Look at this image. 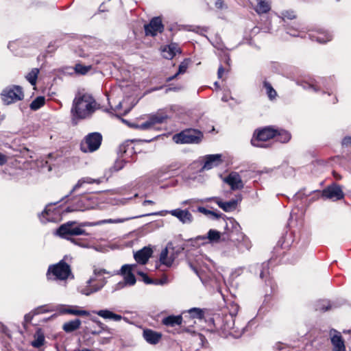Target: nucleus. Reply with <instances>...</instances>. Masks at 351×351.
Returning <instances> with one entry per match:
<instances>
[{
	"mask_svg": "<svg viewBox=\"0 0 351 351\" xmlns=\"http://www.w3.org/2000/svg\"><path fill=\"white\" fill-rule=\"evenodd\" d=\"M153 250L150 247H144L134 254L135 261L140 264L145 265L152 256Z\"/></svg>",
	"mask_w": 351,
	"mask_h": 351,
	"instance_id": "22",
	"label": "nucleus"
},
{
	"mask_svg": "<svg viewBox=\"0 0 351 351\" xmlns=\"http://www.w3.org/2000/svg\"><path fill=\"white\" fill-rule=\"evenodd\" d=\"M91 69V66H84L81 64H77L75 66V71L77 73L85 75Z\"/></svg>",
	"mask_w": 351,
	"mask_h": 351,
	"instance_id": "45",
	"label": "nucleus"
},
{
	"mask_svg": "<svg viewBox=\"0 0 351 351\" xmlns=\"http://www.w3.org/2000/svg\"><path fill=\"white\" fill-rule=\"evenodd\" d=\"M225 322L224 330H230L233 329L234 326V319L232 315H226L225 317Z\"/></svg>",
	"mask_w": 351,
	"mask_h": 351,
	"instance_id": "44",
	"label": "nucleus"
},
{
	"mask_svg": "<svg viewBox=\"0 0 351 351\" xmlns=\"http://www.w3.org/2000/svg\"><path fill=\"white\" fill-rule=\"evenodd\" d=\"M175 260V256L173 254L169 256L168 248L163 249L160 254V262L162 265L167 267H170Z\"/></svg>",
	"mask_w": 351,
	"mask_h": 351,
	"instance_id": "30",
	"label": "nucleus"
},
{
	"mask_svg": "<svg viewBox=\"0 0 351 351\" xmlns=\"http://www.w3.org/2000/svg\"><path fill=\"white\" fill-rule=\"evenodd\" d=\"M1 99L5 105H10L24 98V93L20 86L12 85L4 88L1 94Z\"/></svg>",
	"mask_w": 351,
	"mask_h": 351,
	"instance_id": "5",
	"label": "nucleus"
},
{
	"mask_svg": "<svg viewBox=\"0 0 351 351\" xmlns=\"http://www.w3.org/2000/svg\"><path fill=\"white\" fill-rule=\"evenodd\" d=\"M6 162L7 157L4 154L0 153V165H3Z\"/></svg>",
	"mask_w": 351,
	"mask_h": 351,
	"instance_id": "56",
	"label": "nucleus"
},
{
	"mask_svg": "<svg viewBox=\"0 0 351 351\" xmlns=\"http://www.w3.org/2000/svg\"><path fill=\"white\" fill-rule=\"evenodd\" d=\"M227 183L232 190H238L243 188V184L241 176L237 172L230 173L225 179Z\"/></svg>",
	"mask_w": 351,
	"mask_h": 351,
	"instance_id": "21",
	"label": "nucleus"
},
{
	"mask_svg": "<svg viewBox=\"0 0 351 351\" xmlns=\"http://www.w3.org/2000/svg\"><path fill=\"white\" fill-rule=\"evenodd\" d=\"M77 223L75 221H68L61 225L57 230V234L62 238L66 239L70 241V239H73L72 236L75 235H88L86 230L80 228V227H74V225Z\"/></svg>",
	"mask_w": 351,
	"mask_h": 351,
	"instance_id": "9",
	"label": "nucleus"
},
{
	"mask_svg": "<svg viewBox=\"0 0 351 351\" xmlns=\"http://www.w3.org/2000/svg\"><path fill=\"white\" fill-rule=\"evenodd\" d=\"M206 202L205 199H189L184 200L182 202V205H187V204H191L196 202Z\"/></svg>",
	"mask_w": 351,
	"mask_h": 351,
	"instance_id": "51",
	"label": "nucleus"
},
{
	"mask_svg": "<svg viewBox=\"0 0 351 351\" xmlns=\"http://www.w3.org/2000/svg\"><path fill=\"white\" fill-rule=\"evenodd\" d=\"M287 34H290L292 36H298L299 34H296L295 31H292L291 29L287 30Z\"/></svg>",
	"mask_w": 351,
	"mask_h": 351,
	"instance_id": "62",
	"label": "nucleus"
},
{
	"mask_svg": "<svg viewBox=\"0 0 351 351\" xmlns=\"http://www.w3.org/2000/svg\"><path fill=\"white\" fill-rule=\"evenodd\" d=\"M52 204H49L46 206L45 210L38 215L40 221L43 223H46L47 222H54L58 219V217L56 215V213H58L59 211H52L49 208Z\"/></svg>",
	"mask_w": 351,
	"mask_h": 351,
	"instance_id": "23",
	"label": "nucleus"
},
{
	"mask_svg": "<svg viewBox=\"0 0 351 351\" xmlns=\"http://www.w3.org/2000/svg\"><path fill=\"white\" fill-rule=\"evenodd\" d=\"M342 146H349L351 145V136H346L343 138L341 142Z\"/></svg>",
	"mask_w": 351,
	"mask_h": 351,
	"instance_id": "54",
	"label": "nucleus"
},
{
	"mask_svg": "<svg viewBox=\"0 0 351 351\" xmlns=\"http://www.w3.org/2000/svg\"><path fill=\"white\" fill-rule=\"evenodd\" d=\"M171 214L172 216L176 217L181 223L184 224H190L193 221V217L189 210H182L177 208L169 211H165Z\"/></svg>",
	"mask_w": 351,
	"mask_h": 351,
	"instance_id": "17",
	"label": "nucleus"
},
{
	"mask_svg": "<svg viewBox=\"0 0 351 351\" xmlns=\"http://www.w3.org/2000/svg\"><path fill=\"white\" fill-rule=\"evenodd\" d=\"M260 278L264 279L269 274V263L265 262L261 264Z\"/></svg>",
	"mask_w": 351,
	"mask_h": 351,
	"instance_id": "47",
	"label": "nucleus"
},
{
	"mask_svg": "<svg viewBox=\"0 0 351 351\" xmlns=\"http://www.w3.org/2000/svg\"><path fill=\"white\" fill-rule=\"evenodd\" d=\"M97 202L95 198L88 195H81L75 198L74 204L66 207L64 212L84 211L95 208Z\"/></svg>",
	"mask_w": 351,
	"mask_h": 351,
	"instance_id": "8",
	"label": "nucleus"
},
{
	"mask_svg": "<svg viewBox=\"0 0 351 351\" xmlns=\"http://www.w3.org/2000/svg\"><path fill=\"white\" fill-rule=\"evenodd\" d=\"M102 141V136L99 132L87 134L80 143V149L84 153L93 152L97 150Z\"/></svg>",
	"mask_w": 351,
	"mask_h": 351,
	"instance_id": "7",
	"label": "nucleus"
},
{
	"mask_svg": "<svg viewBox=\"0 0 351 351\" xmlns=\"http://www.w3.org/2000/svg\"><path fill=\"white\" fill-rule=\"evenodd\" d=\"M230 220H234V219H228V221H226L225 231L222 234H220V232L219 231H217V230L210 229L208 232L207 236L206 237H203L202 239H208L210 243H217V242H219L221 240L224 241L223 239V234L226 232H230L231 230H232L231 228V226L230 224Z\"/></svg>",
	"mask_w": 351,
	"mask_h": 351,
	"instance_id": "20",
	"label": "nucleus"
},
{
	"mask_svg": "<svg viewBox=\"0 0 351 351\" xmlns=\"http://www.w3.org/2000/svg\"><path fill=\"white\" fill-rule=\"evenodd\" d=\"M106 274H108V271L105 269L94 267L93 275L86 281V285L80 286L78 288L79 292L82 295L88 296L100 291L107 282L106 278L103 276Z\"/></svg>",
	"mask_w": 351,
	"mask_h": 351,
	"instance_id": "3",
	"label": "nucleus"
},
{
	"mask_svg": "<svg viewBox=\"0 0 351 351\" xmlns=\"http://www.w3.org/2000/svg\"><path fill=\"white\" fill-rule=\"evenodd\" d=\"M322 197L324 199L337 201L344 197V193L339 185L333 183L322 191Z\"/></svg>",
	"mask_w": 351,
	"mask_h": 351,
	"instance_id": "12",
	"label": "nucleus"
},
{
	"mask_svg": "<svg viewBox=\"0 0 351 351\" xmlns=\"http://www.w3.org/2000/svg\"><path fill=\"white\" fill-rule=\"evenodd\" d=\"M138 274L143 277V280L145 283L149 285L153 283V280L143 272H138Z\"/></svg>",
	"mask_w": 351,
	"mask_h": 351,
	"instance_id": "52",
	"label": "nucleus"
},
{
	"mask_svg": "<svg viewBox=\"0 0 351 351\" xmlns=\"http://www.w3.org/2000/svg\"><path fill=\"white\" fill-rule=\"evenodd\" d=\"M181 49L176 43H171L164 47L162 51V56L168 60L172 59L176 54L180 53Z\"/></svg>",
	"mask_w": 351,
	"mask_h": 351,
	"instance_id": "26",
	"label": "nucleus"
},
{
	"mask_svg": "<svg viewBox=\"0 0 351 351\" xmlns=\"http://www.w3.org/2000/svg\"><path fill=\"white\" fill-rule=\"evenodd\" d=\"M136 267L133 265H123L120 270V274L124 276V282L117 284V289L123 288L125 285H134L136 283V278L132 273L134 269Z\"/></svg>",
	"mask_w": 351,
	"mask_h": 351,
	"instance_id": "13",
	"label": "nucleus"
},
{
	"mask_svg": "<svg viewBox=\"0 0 351 351\" xmlns=\"http://www.w3.org/2000/svg\"><path fill=\"white\" fill-rule=\"evenodd\" d=\"M305 88H311L315 92L318 91V88L315 85L308 84L307 86H304Z\"/></svg>",
	"mask_w": 351,
	"mask_h": 351,
	"instance_id": "59",
	"label": "nucleus"
},
{
	"mask_svg": "<svg viewBox=\"0 0 351 351\" xmlns=\"http://www.w3.org/2000/svg\"><path fill=\"white\" fill-rule=\"evenodd\" d=\"M162 212L154 213H151V214L141 215H139V216H135V217H127V218H117V219H103V220H99V221H94V222L85 221V222L80 223L79 224L78 227L82 228V227H86V226H101V225L106 224V223H119L125 222V221H128L130 219H135V218H138V217H145V216H149V215H162Z\"/></svg>",
	"mask_w": 351,
	"mask_h": 351,
	"instance_id": "11",
	"label": "nucleus"
},
{
	"mask_svg": "<svg viewBox=\"0 0 351 351\" xmlns=\"http://www.w3.org/2000/svg\"><path fill=\"white\" fill-rule=\"evenodd\" d=\"M190 317L193 319H202L204 317V312L201 308H192L188 311Z\"/></svg>",
	"mask_w": 351,
	"mask_h": 351,
	"instance_id": "43",
	"label": "nucleus"
},
{
	"mask_svg": "<svg viewBox=\"0 0 351 351\" xmlns=\"http://www.w3.org/2000/svg\"><path fill=\"white\" fill-rule=\"evenodd\" d=\"M263 86L266 89L267 95L269 99L272 100L276 98L277 93L276 91L274 89L270 83L267 81L263 82Z\"/></svg>",
	"mask_w": 351,
	"mask_h": 351,
	"instance_id": "42",
	"label": "nucleus"
},
{
	"mask_svg": "<svg viewBox=\"0 0 351 351\" xmlns=\"http://www.w3.org/2000/svg\"><path fill=\"white\" fill-rule=\"evenodd\" d=\"M203 137L201 132L197 130H186L173 136V140L176 143H199Z\"/></svg>",
	"mask_w": 351,
	"mask_h": 351,
	"instance_id": "10",
	"label": "nucleus"
},
{
	"mask_svg": "<svg viewBox=\"0 0 351 351\" xmlns=\"http://www.w3.org/2000/svg\"><path fill=\"white\" fill-rule=\"evenodd\" d=\"M276 130L272 127H265L256 130L254 132L251 139V144L254 147H267V144L265 143V142L274 138L276 136Z\"/></svg>",
	"mask_w": 351,
	"mask_h": 351,
	"instance_id": "4",
	"label": "nucleus"
},
{
	"mask_svg": "<svg viewBox=\"0 0 351 351\" xmlns=\"http://www.w3.org/2000/svg\"><path fill=\"white\" fill-rule=\"evenodd\" d=\"M146 36H155L164 30V25L162 19L159 16L154 17L148 24L144 25Z\"/></svg>",
	"mask_w": 351,
	"mask_h": 351,
	"instance_id": "14",
	"label": "nucleus"
},
{
	"mask_svg": "<svg viewBox=\"0 0 351 351\" xmlns=\"http://www.w3.org/2000/svg\"><path fill=\"white\" fill-rule=\"evenodd\" d=\"M230 224L232 229L230 232H226L223 234V240H228L229 247L232 250H225L224 253L228 256H235L237 254L243 253L251 248V243L241 232L240 226L234 220H230Z\"/></svg>",
	"mask_w": 351,
	"mask_h": 351,
	"instance_id": "2",
	"label": "nucleus"
},
{
	"mask_svg": "<svg viewBox=\"0 0 351 351\" xmlns=\"http://www.w3.org/2000/svg\"><path fill=\"white\" fill-rule=\"evenodd\" d=\"M254 11L258 14L268 13L271 9V0H255Z\"/></svg>",
	"mask_w": 351,
	"mask_h": 351,
	"instance_id": "24",
	"label": "nucleus"
},
{
	"mask_svg": "<svg viewBox=\"0 0 351 351\" xmlns=\"http://www.w3.org/2000/svg\"><path fill=\"white\" fill-rule=\"evenodd\" d=\"M71 274V269L70 266L64 260H61L57 264L49 267L47 276L48 278H51V275H52L55 277V279L64 280Z\"/></svg>",
	"mask_w": 351,
	"mask_h": 351,
	"instance_id": "6",
	"label": "nucleus"
},
{
	"mask_svg": "<svg viewBox=\"0 0 351 351\" xmlns=\"http://www.w3.org/2000/svg\"><path fill=\"white\" fill-rule=\"evenodd\" d=\"M122 121L125 123H127L130 127L132 128H136L142 130H149L153 128L152 125L151 124L149 120L148 119L147 121L141 123V124H136V123H128L127 121L125 119H122Z\"/></svg>",
	"mask_w": 351,
	"mask_h": 351,
	"instance_id": "41",
	"label": "nucleus"
},
{
	"mask_svg": "<svg viewBox=\"0 0 351 351\" xmlns=\"http://www.w3.org/2000/svg\"><path fill=\"white\" fill-rule=\"evenodd\" d=\"M181 167V164L180 162H176L174 164H171L168 167L161 168L156 174V178L157 179H162L163 177L168 174L171 171L178 169Z\"/></svg>",
	"mask_w": 351,
	"mask_h": 351,
	"instance_id": "32",
	"label": "nucleus"
},
{
	"mask_svg": "<svg viewBox=\"0 0 351 351\" xmlns=\"http://www.w3.org/2000/svg\"><path fill=\"white\" fill-rule=\"evenodd\" d=\"M100 105L88 93H78L74 97L71 108V121L74 125L82 120L90 119Z\"/></svg>",
	"mask_w": 351,
	"mask_h": 351,
	"instance_id": "1",
	"label": "nucleus"
},
{
	"mask_svg": "<svg viewBox=\"0 0 351 351\" xmlns=\"http://www.w3.org/2000/svg\"><path fill=\"white\" fill-rule=\"evenodd\" d=\"M277 133L276 136H274L277 141H279L282 143H285L289 141L291 139V134L284 130H276Z\"/></svg>",
	"mask_w": 351,
	"mask_h": 351,
	"instance_id": "36",
	"label": "nucleus"
},
{
	"mask_svg": "<svg viewBox=\"0 0 351 351\" xmlns=\"http://www.w3.org/2000/svg\"><path fill=\"white\" fill-rule=\"evenodd\" d=\"M204 165L200 171L210 170L220 165L223 162L222 155L220 154H208L204 157Z\"/></svg>",
	"mask_w": 351,
	"mask_h": 351,
	"instance_id": "15",
	"label": "nucleus"
},
{
	"mask_svg": "<svg viewBox=\"0 0 351 351\" xmlns=\"http://www.w3.org/2000/svg\"><path fill=\"white\" fill-rule=\"evenodd\" d=\"M190 63L189 59H185L184 61H182L180 64L179 65L178 71L177 72V75L183 74L184 73L187 68L189 67Z\"/></svg>",
	"mask_w": 351,
	"mask_h": 351,
	"instance_id": "46",
	"label": "nucleus"
},
{
	"mask_svg": "<svg viewBox=\"0 0 351 351\" xmlns=\"http://www.w3.org/2000/svg\"><path fill=\"white\" fill-rule=\"evenodd\" d=\"M124 166V162L123 160H117L114 164V169L117 171L121 169Z\"/></svg>",
	"mask_w": 351,
	"mask_h": 351,
	"instance_id": "53",
	"label": "nucleus"
},
{
	"mask_svg": "<svg viewBox=\"0 0 351 351\" xmlns=\"http://www.w3.org/2000/svg\"><path fill=\"white\" fill-rule=\"evenodd\" d=\"M70 241L73 243V244L78 245L83 248H90V245L88 243L85 242L81 239H70Z\"/></svg>",
	"mask_w": 351,
	"mask_h": 351,
	"instance_id": "48",
	"label": "nucleus"
},
{
	"mask_svg": "<svg viewBox=\"0 0 351 351\" xmlns=\"http://www.w3.org/2000/svg\"><path fill=\"white\" fill-rule=\"evenodd\" d=\"M45 306H40L38 307V308H36L35 311H34V313H29L27 314H26L25 316H24V327L26 326V324H29L32 322V319H33V317L35 314H38L40 313H43V312H47L48 311V310L45 309Z\"/></svg>",
	"mask_w": 351,
	"mask_h": 351,
	"instance_id": "38",
	"label": "nucleus"
},
{
	"mask_svg": "<svg viewBox=\"0 0 351 351\" xmlns=\"http://www.w3.org/2000/svg\"><path fill=\"white\" fill-rule=\"evenodd\" d=\"M224 73V69L222 66H220L218 69V71H217V75H218V77L219 78H221L223 74Z\"/></svg>",
	"mask_w": 351,
	"mask_h": 351,
	"instance_id": "57",
	"label": "nucleus"
},
{
	"mask_svg": "<svg viewBox=\"0 0 351 351\" xmlns=\"http://www.w3.org/2000/svg\"><path fill=\"white\" fill-rule=\"evenodd\" d=\"M182 315H169L165 317L162 319V324L167 326L173 327L175 326H179L182 324Z\"/></svg>",
	"mask_w": 351,
	"mask_h": 351,
	"instance_id": "31",
	"label": "nucleus"
},
{
	"mask_svg": "<svg viewBox=\"0 0 351 351\" xmlns=\"http://www.w3.org/2000/svg\"><path fill=\"white\" fill-rule=\"evenodd\" d=\"M102 182H103L102 178H97V179H93L90 177L82 178L78 180V182H77V184L73 186V189L70 192V194H71L73 191H76L77 189H80V187H82L85 184H90L95 183L97 184H99Z\"/></svg>",
	"mask_w": 351,
	"mask_h": 351,
	"instance_id": "29",
	"label": "nucleus"
},
{
	"mask_svg": "<svg viewBox=\"0 0 351 351\" xmlns=\"http://www.w3.org/2000/svg\"><path fill=\"white\" fill-rule=\"evenodd\" d=\"M168 118V116L162 112H158L157 113L154 114H152L149 117V120L154 127L156 124L162 123L165 122V121Z\"/></svg>",
	"mask_w": 351,
	"mask_h": 351,
	"instance_id": "34",
	"label": "nucleus"
},
{
	"mask_svg": "<svg viewBox=\"0 0 351 351\" xmlns=\"http://www.w3.org/2000/svg\"><path fill=\"white\" fill-rule=\"evenodd\" d=\"M242 271H243V268L239 267V268H237L235 269V271L233 272V274L235 275L236 276H238L242 273Z\"/></svg>",
	"mask_w": 351,
	"mask_h": 351,
	"instance_id": "60",
	"label": "nucleus"
},
{
	"mask_svg": "<svg viewBox=\"0 0 351 351\" xmlns=\"http://www.w3.org/2000/svg\"><path fill=\"white\" fill-rule=\"evenodd\" d=\"M143 337L147 343L150 344H156L160 340L162 335L158 332L150 329H146L143 331Z\"/></svg>",
	"mask_w": 351,
	"mask_h": 351,
	"instance_id": "28",
	"label": "nucleus"
},
{
	"mask_svg": "<svg viewBox=\"0 0 351 351\" xmlns=\"http://www.w3.org/2000/svg\"><path fill=\"white\" fill-rule=\"evenodd\" d=\"M97 325L100 328L99 330L105 331L108 334H112V330L108 328L106 325L102 323L101 321H96Z\"/></svg>",
	"mask_w": 351,
	"mask_h": 351,
	"instance_id": "49",
	"label": "nucleus"
},
{
	"mask_svg": "<svg viewBox=\"0 0 351 351\" xmlns=\"http://www.w3.org/2000/svg\"><path fill=\"white\" fill-rule=\"evenodd\" d=\"M75 305L61 304L57 306V311L60 314H70L76 316H88L90 313L85 310H81Z\"/></svg>",
	"mask_w": 351,
	"mask_h": 351,
	"instance_id": "16",
	"label": "nucleus"
},
{
	"mask_svg": "<svg viewBox=\"0 0 351 351\" xmlns=\"http://www.w3.org/2000/svg\"><path fill=\"white\" fill-rule=\"evenodd\" d=\"M332 308L330 302L326 300H322L317 301L315 304L316 311L325 312Z\"/></svg>",
	"mask_w": 351,
	"mask_h": 351,
	"instance_id": "37",
	"label": "nucleus"
},
{
	"mask_svg": "<svg viewBox=\"0 0 351 351\" xmlns=\"http://www.w3.org/2000/svg\"><path fill=\"white\" fill-rule=\"evenodd\" d=\"M178 75H177V73H176L175 75H172V76H171V77H169L167 79V82H170V81H171V80H174V79H175Z\"/></svg>",
	"mask_w": 351,
	"mask_h": 351,
	"instance_id": "64",
	"label": "nucleus"
},
{
	"mask_svg": "<svg viewBox=\"0 0 351 351\" xmlns=\"http://www.w3.org/2000/svg\"><path fill=\"white\" fill-rule=\"evenodd\" d=\"M81 326V321L79 319H75L68 322H66L62 326V329L66 332H72L80 328Z\"/></svg>",
	"mask_w": 351,
	"mask_h": 351,
	"instance_id": "33",
	"label": "nucleus"
},
{
	"mask_svg": "<svg viewBox=\"0 0 351 351\" xmlns=\"http://www.w3.org/2000/svg\"><path fill=\"white\" fill-rule=\"evenodd\" d=\"M45 336L40 328H38L35 335L34 339L32 342V346L34 348H38L44 344Z\"/></svg>",
	"mask_w": 351,
	"mask_h": 351,
	"instance_id": "35",
	"label": "nucleus"
},
{
	"mask_svg": "<svg viewBox=\"0 0 351 351\" xmlns=\"http://www.w3.org/2000/svg\"><path fill=\"white\" fill-rule=\"evenodd\" d=\"M241 198L240 197L239 199H231L228 202H222L217 197H208L206 198V202L214 201L219 208H221L225 212H230L236 209L238 202L241 201Z\"/></svg>",
	"mask_w": 351,
	"mask_h": 351,
	"instance_id": "18",
	"label": "nucleus"
},
{
	"mask_svg": "<svg viewBox=\"0 0 351 351\" xmlns=\"http://www.w3.org/2000/svg\"><path fill=\"white\" fill-rule=\"evenodd\" d=\"M38 73V69H32L31 71L25 75V78L32 86H35L36 84Z\"/></svg>",
	"mask_w": 351,
	"mask_h": 351,
	"instance_id": "40",
	"label": "nucleus"
},
{
	"mask_svg": "<svg viewBox=\"0 0 351 351\" xmlns=\"http://www.w3.org/2000/svg\"><path fill=\"white\" fill-rule=\"evenodd\" d=\"M197 211H199V213H203L206 215H208L210 213H213L212 210H209L206 209V208L202 207V206H199L197 208Z\"/></svg>",
	"mask_w": 351,
	"mask_h": 351,
	"instance_id": "55",
	"label": "nucleus"
},
{
	"mask_svg": "<svg viewBox=\"0 0 351 351\" xmlns=\"http://www.w3.org/2000/svg\"><path fill=\"white\" fill-rule=\"evenodd\" d=\"M210 215L213 216L216 219L219 218L221 217V213H216V212H214V211H213V213H210Z\"/></svg>",
	"mask_w": 351,
	"mask_h": 351,
	"instance_id": "61",
	"label": "nucleus"
},
{
	"mask_svg": "<svg viewBox=\"0 0 351 351\" xmlns=\"http://www.w3.org/2000/svg\"><path fill=\"white\" fill-rule=\"evenodd\" d=\"M154 204V202L152 200H145L143 202V206H146L147 204Z\"/></svg>",
	"mask_w": 351,
	"mask_h": 351,
	"instance_id": "63",
	"label": "nucleus"
},
{
	"mask_svg": "<svg viewBox=\"0 0 351 351\" xmlns=\"http://www.w3.org/2000/svg\"><path fill=\"white\" fill-rule=\"evenodd\" d=\"M334 334L331 332V342L334 346V351H346L343 341L341 334L336 330H333Z\"/></svg>",
	"mask_w": 351,
	"mask_h": 351,
	"instance_id": "27",
	"label": "nucleus"
},
{
	"mask_svg": "<svg viewBox=\"0 0 351 351\" xmlns=\"http://www.w3.org/2000/svg\"><path fill=\"white\" fill-rule=\"evenodd\" d=\"M93 313L102 317L104 319H110L114 322H119L123 319V317L121 315L116 314L108 309L93 311Z\"/></svg>",
	"mask_w": 351,
	"mask_h": 351,
	"instance_id": "25",
	"label": "nucleus"
},
{
	"mask_svg": "<svg viewBox=\"0 0 351 351\" xmlns=\"http://www.w3.org/2000/svg\"><path fill=\"white\" fill-rule=\"evenodd\" d=\"M308 36L310 39L319 43H326L331 40L332 38V35L330 32L322 28L311 31Z\"/></svg>",
	"mask_w": 351,
	"mask_h": 351,
	"instance_id": "19",
	"label": "nucleus"
},
{
	"mask_svg": "<svg viewBox=\"0 0 351 351\" xmlns=\"http://www.w3.org/2000/svg\"><path fill=\"white\" fill-rule=\"evenodd\" d=\"M282 18L285 20V19H293L295 17V14L294 12L293 11H285L282 13Z\"/></svg>",
	"mask_w": 351,
	"mask_h": 351,
	"instance_id": "50",
	"label": "nucleus"
},
{
	"mask_svg": "<svg viewBox=\"0 0 351 351\" xmlns=\"http://www.w3.org/2000/svg\"><path fill=\"white\" fill-rule=\"evenodd\" d=\"M215 6L217 8H223V0H216L215 1Z\"/></svg>",
	"mask_w": 351,
	"mask_h": 351,
	"instance_id": "58",
	"label": "nucleus"
},
{
	"mask_svg": "<svg viewBox=\"0 0 351 351\" xmlns=\"http://www.w3.org/2000/svg\"><path fill=\"white\" fill-rule=\"evenodd\" d=\"M45 98L43 96H38L34 99L29 105V108L32 110H37L44 106Z\"/></svg>",
	"mask_w": 351,
	"mask_h": 351,
	"instance_id": "39",
	"label": "nucleus"
}]
</instances>
